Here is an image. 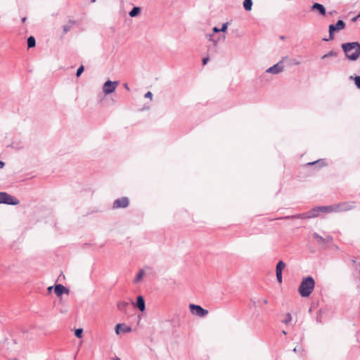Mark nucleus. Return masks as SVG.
I'll use <instances>...</instances> for the list:
<instances>
[{
    "mask_svg": "<svg viewBox=\"0 0 360 360\" xmlns=\"http://www.w3.org/2000/svg\"><path fill=\"white\" fill-rule=\"evenodd\" d=\"M342 50L347 59L355 61L360 56V44L359 42H347L342 44Z\"/></svg>",
    "mask_w": 360,
    "mask_h": 360,
    "instance_id": "f257e3e1",
    "label": "nucleus"
},
{
    "mask_svg": "<svg viewBox=\"0 0 360 360\" xmlns=\"http://www.w3.org/2000/svg\"><path fill=\"white\" fill-rule=\"evenodd\" d=\"M315 286V281L311 276L304 278L299 286L298 292L302 297H309Z\"/></svg>",
    "mask_w": 360,
    "mask_h": 360,
    "instance_id": "f03ea898",
    "label": "nucleus"
},
{
    "mask_svg": "<svg viewBox=\"0 0 360 360\" xmlns=\"http://www.w3.org/2000/svg\"><path fill=\"white\" fill-rule=\"evenodd\" d=\"M6 204L10 205H17L20 201L14 196L5 192H0V204Z\"/></svg>",
    "mask_w": 360,
    "mask_h": 360,
    "instance_id": "7ed1b4c3",
    "label": "nucleus"
},
{
    "mask_svg": "<svg viewBox=\"0 0 360 360\" xmlns=\"http://www.w3.org/2000/svg\"><path fill=\"white\" fill-rule=\"evenodd\" d=\"M345 23L343 20H339L336 24L335 25H329V39H333V34L335 32H338L341 30H343L345 27ZM323 41H328V39H323Z\"/></svg>",
    "mask_w": 360,
    "mask_h": 360,
    "instance_id": "20e7f679",
    "label": "nucleus"
},
{
    "mask_svg": "<svg viewBox=\"0 0 360 360\" xmlns=\"http://www.w3.org/2000/svg\"><path fill=\"white\" fill-rule=\"evenodd\" d=\"M189 309L193 315H195L198 317H205L209 313L207 309H205L200 305L195 304H191L189 305Z\"/></svg>",
    "mask_w": 360,
    "mask_h": 360,
    "instance_id": "39448f33",
    "label": "nucleus"
},
{
    "mask_svg": "<svg viewBox=\"0 0 360 360\" xmlns=\"http://www.w3.org/2000/svg\"><path fill=\"white\" fill-rule=\"evenodd\" d=\"M355 207L354 202H343L335 204V212H347Z\"/></svg>",
    "mask_w": 360,
    "mask_h": 360,
    "instance_id": "423d86ee",
    "label": "nucleus"
},
{
    "mask_svg": "<svg viewBox=\"0 0 360 360\" xmlns=\"http://www.w3.org/2000/svg\"><path fill=\"white\" fill-rule=\"evenodd\" d=\"M119 85L117 81H106L103 86V91L105 95L112 94Z\"/></svg>",
    "mask_w": 360,
    "mask_h": 360,
    "instance_id": "0eeeda50",
    "label": "nucleus"
},
{
    "mask_svg": "<svg viewBox=\"0 0 360 360\" xmlns=\"http://www.w3.org/2000/svg\"><path fill=\"white\" fill-rule=\"evenodd\" d=\"M285 59H287V57H283L281 60H280L278 63H277L274 65L268 68L266 70V72L268 73H271V74H274V75H277V74L282 72L284 70V66H283V63Z\"/></svg>",
    "mask_w": 360,
    "mask_h": 360,
    "instance_id": "6e6552de",
    "label": "nucleus"
},
{
    "mask_svg": "<svg viewBox=\"0 0 360 360\" xmlns=\"http://www.w3.org/2000/svg\"><path fill=\"white\" fill-rule=\"evenodd\" d=\"M129 204V201L128 198L122 197L115 200L113 202V208L119 209V208H126L128 207Z\"/></svg>",
    "mask_w": 360,
    "mask_h": 360,
    "instance_id": "1a4fd4ad",
    "label": "nucleus"
},
{
    "mask_svg": "<svg viewBox=\"0 0 360 360\" xmlns=\"http://www.w3.org/2000/svg\"><path fill=\"white\" fill-rule=\"evenodd\" d=\"M285 262L281 260L279 261L276 264V275L277 281L279 283H282V281H283L282 271H283V269L285 268Z\"/></svg>",
    "mask_w": 360,
    "mask_h": 360,
    "instance_id": "9d476101",
    "label": "nucleus"
},
{
    "mask_svg": "<svg viewBox=\"0 0 360 360\" xmlns=\"http://www.w3.org/2000/svg\"><path fill=\"white\" fill-rule=\"evenodd\" d=\"M316 210V213L318 214L319 212H335V205L328 206H320L314 208Z\"/></svg>",
    "mask_w": 360,
    "mask_h": 360,
    "instance_id": "9b49d317",
    "label": "nucleus"
},
{
    "mask_svg": "<svg viewBox=\"0 0 360 360\" xmlns=\"http://www.w3.org/2000/svg\"><path fill=\"white\" fill-rule=\"evenodd\" d=\"M313 237L316 240V242L319 245H323L326 243L331 242L333 238L330 236H328L327 238H323L317 233H313Z\"/></svg>",
    "mask_w": 360,
    "mask_h": 360,
    "instance_id": "f8f14e48",
    "label": "nucleus"
},
{
    "mask_svg": "<svg viewBox=\"0 0 360 360\" xmlns=\"http://www.w3.org/2000/svg\"><path fill=\"white\" fill-rule=\"evenodd\" d=\"M115 330L117 335H120L121 331L123 333H130L131 331V328L122 323H118L115 326Z\"/></svg>",
    "mask_w": 360,
    "mask_h": 360,
    "instance_id": "ddd939ff",
    "label": "nucleus"
},
{
    "mask_svg": "<svg viewBox=\"0 0 360 360\" xmlns=\"http://www.w3.org/2000/svg\"><path fill=\"white\" fill-rule=\"evenodd\" d=\"M54 292L58 297H60L63 293H68L69 290L61 284H57L54 287Z\"/></svg>",
    "mask_w": 360,
    "mask_h": 360,
    "instance_id": "4468645a",
    "label": "nucleus"
},
{
    "mask_svg": "<svg viewBox=\"0 0 360 360\" xmlns=\"http://www.w3.org/2000/svg\"><path fill=\"white\" fill-rule=\"evenodd\" d=\"M311 11H317L321 15H326V8L325 7L319 3H314L311 8Z\"/></svg>",
    "mask_w": 360,
    "mask_h": 360,
    "instance_id": "2eb2a0df",
    "label": "nucleus"
},
{
    "mask_svg": "<svg viewBox=\"0 0 360 360\" xmlns=\"http://www.w3.org/2000/svg\"><path fill=\"white\" fill-rule=\"evenodd\" d=\"M136 306L141 311H143L145 310V309H146L145 300H144L143 296L139 295L137 297Z\"/></svg>",
    "mask_w": 360,
    "mask_h": 360,
    "instance_id": "dca6fc26",
    "label": "nucleus"
},
{
    "mask_svg": "<svg viewBox=\"0 0 360 360\" xmlns=\"http://www.w3.org/2000/svg\"><path fill=\"white\" fill-rule=\"evenodd\" d=\"M300 219H310L317 217L316 210L314 208L308 212L300 214Z\"/></svg>",
    "mask_w": 360,
    "mask_h": 360,
    "instance_id": "f3484780",
    "label": "nucleus"
},
{
    "mask_svg": "<svg viewBox=\"0 0 360 360\" xmlns=\"http://www.w3.org/2000/svg\"><path fill=\"white\" fill-rule=\"evenodd\" d=\"M75 24V20H69L68 22L66 25H63V34L68 33L73 27Z\"/></svg>",
    "mask_w": 360,
    "mask_h": 360,
    "instance_id": "a211bd4d",
    "label": "nucleus"
},
{
    "mask_svg": "<svg viewBox=\"0 0 360 360\" xmlns=\"http://www.w3.org/2000/svg\"><path fill=\"white\" fill-rule=\"evenodd\" d=\"M307 165H316L320 168L326 165V161L325 159H319L314 162L307 163Z\"/></svg>",
    "mask_w": 360,
    "mask_h": 360,
    "instance_id": "6ab92c4d",
    "label": "nucleus"
},
{
    "mask_svg": "<svg viewBox=\"0 0 360 360\" xmlns=\"http://www.w3.org/2000/svg\"><path fill=\"white\" fill-rule=\"evenodd\" d=\"M144 275H145V271H144V269H140V270L139 271L138 274H136V277H135L134 280V283H139V282L142 280V278H143V276H144Z\"/></svg>",
    "mask_w": 360,
    "mask_h": 360,
    "instance_id": "aec40b11",
    "label": "nucleus"
},
{
    "mask_svg": "<svg viewBox=\"0 0 360 360\" xmlns=\"http://www.w3.org/2000/svg\"><path fill=\"white\" fill-rule=\"evenodd\" d=\"M129 304L127 302L122 301L117 303V309L120 311H125L127 308L129 307Z\"/></svg>",
    "mask_w": 360,
    "mask_h": 360,
    "instance_id": "412c9836",
    "label": "nucleus"
},
{
    "mask_svg": "<svg viewBox=\"0 0 360 360\" xmlns=\"http://www.w3.org/2000/svg\"><path fill=\"white\" fill-rule=\"evenodd\" d=\"M141 13V8L138 6H134L129 13L130 17L134 18L137 16Z\"/></svg>",
    "mask_w": 360,
    "mask_h": 360,
    "instance_id": "4be33fe9",
    "label": "nucleus"
},
{
    "mask_svg": "<svg viewBox=\"0 0 360 360\" xmlns=\"http://www.w3.org/2000/svg\"><path fill=\"white\" fill-rule=\"evenodd\" d=\"M36 45V40L33 36H30L27 38V47L28 49L33 48Z\"/></svg>",
    "mask_w": 360,
    "mask_h": 360,
    "instance_id": "5701e85b",
    "label": "nucleus"
},
{
    "mask_svg": "<svg viewBox=\"0 0 360 360\" xmlns=\"http://www.w3.org/2000/svg\"><path fill=\"white\" fill-rule=\"evenodd\" d=\"M252 0H245L243 1V7L245 11H249L252 9Z\"/></svg>",
    "mask_w": 360,
    "mask_h": 360,
    "instance_id": "b1692460",
    "label": "nucleus"
},
{
    "mask_svg": "<svg viewBox=\"0 0 360 360\" xmlns=\"http://www.w3.org/2000/svg\"><path fill=\"white\" fill-rule=\"evenodd\" d=\"M337 53L334 51H330L329 53L324 54L322 57V60H325L326 58H330V57H336Z\"/></svg>",
    "mask_w": 360,
    "mask_h": 360,
    "instance_id": "393cba45",
    "label": "nucleus"
},
{
    "mask_svg": "<svg viewBox=\"0 0 360 360\" xmlns=\"http://www.w3.org/2000/svg\"><path fill=\"white\" fill-rule=\"evenodd\" d=\"M350 79H353V77L351 76ZM355 85L357 88L360 89V76H356L354 77Z\"/></svg>",
    "mask_w": 360,
    "mask_h": 360,
    "instance_id": "a878e982",
    "label": "nucleus"
},
{
    "mask_svg": "<svg viewBox=\"0 0 360 360\" xmlns=\"http://www.w3.org/2000/svg\"><path fill=\"white\" fill-rule=\"evenodd\" d=\"M292 319L291 315L290 313L286 314L285 319L283 320V323L285 324H288Z\"/></svg>",
    "mask_w": 360,
    "mask_h": 360,
    "instance_id": "bb28decb",
    "label": "nucleus"
},
{
    "mask_svg": "<svg viewBox=\"0 0 360 360\" xmlns=\"http://www.w3.org/2000/svg\"><path fill=\"white\" fill-rule=\"evenodd\" d=\"M83 330L82 328H78L75 330V335L77 338H82Z\"/></svg>",
    "mask_w": 360,
    "mask_h": 360,
    "instance_id": "cd10ccee",
    "label": "nucleus"
},
{
    "mask_svg": "<svg viewBox=\"0 0 360 360\" xmlns=\"http://www.w3.org/2000/svg\"><path fill=\"white\" fill-rule=\"evenodd\" d=\"M84 72V66L81 65L77 70L76 76L79 77L82 73Z\"/></svg>",
    "mask_w": 360,
    "mask_h": 360,
    "instance_id": "c85d7f7f",
    "label": "nucleus"
},
{
    "mask_svg": "<svg viewBox=\"0 0 360 360\" xmlns=\"http://www.w3.org/2000/svg\"><path fill=\"white\" fill-rule=\"evenodd\" d=\"M209 40L212 41L214 45H216L217 44V42L219 41L218 39H217L214 38L213 34L209 35Z\"/></svg>",
    "mask_w": 360,
    "mask_h": 360,
    "instance_id": "c756f323",
    "label": "nucleus"
},
{
    "mask_svg": "<svg viewBox=\"0 0 360 360\" xmlns=\"http://www.w3.org/2000/svg\"><path fill=\"white\" fill-rule=\"evenodd\" d=\"M300 214H297L295 215H291V216H286L284 218L285 219H300Z\"/></svg>",
    "mask_w": 360,
    "mask_h": 360,
    "instance_id": "7c9ffc66",
    "label": "nucleus"
},
{
    "mask_svg": "<svg viewBox=\"0 0 360 360\" xmlns=\"http://www.w3.org/2000/svg\"><path fill=\"white\" fill-rule=\"evenodd\" d=\"M228 22H225L222 25L221 27L220 28V32H224L227 30L228 27Z\"/></svg>",
    "mask_w": 360,
    "mask_h": 360,
    "instance_id": "2f4dec72",
    "label": "nucleus"
},
{
    "mask_svg": "<svg viewBox=\"0 0 360 360\" xmlns=\"http://www.w3.org/2000/svg\"><path fill=\"white\" fill-rule=\"evenodd\" d=\"M145 98H150V100L152 99L153 98V94L150 92V91H148L146 94H145Z\"/></svg>",
    "mask_w": 360,
    "mask_h": 360,
    "instance_id": "473e14b6",
    "label": "nucleus"
},
{
    "mask_svg": "<svg viewBox=\"0 0 360 360\" xmlns=\"http://www.w3.org/2000/svg\"><path fill=\"white\" fill-rule=\"evenodd\" d=\"M209 60H210L209 57L203 58L202 60V65H205L208 63Z\"/></svg>",
    "mask_w": 360,
    "mask_h": 360,
    "instance_id": "72a5a7b5",
    "label": "nucleus"
},
{
    "mask_svg": "<svg viewBox=\"0 0 360 360\" xmlns=\"http://www.w3.org/2000/svg\"><path fill=\"white\" fill-rule=\"evenodd\" d=\"M300 63V61H298L296 59H292L291 62H290L291 65H299Z\"/></svg>",
    "mask_w": 360,
    "mask_h": 360,
    "instance_id": "f704fd0d",
    "label": "nucleus"
},
{
    "mask_svg": "<svg viewBox=\"0 0 360 360\" xmlns=\"http://www.w3.org/2000/svg\"><path fill=\"white\" fill-rule=\"evenodd\" d=\"M212 31H213L214 33L219 32H220V29L217 28V27H214L212 29Z\"/></svg>",
    "mask_w": 360,
    "mask_h": 360,
    "instance_id": "c9c22d12",
    "label": "nucleus"
},
{
    "mask_svg": "<svg viewBox=\"0 0 360 360\" xmlns=\"http://www.w3.org/2000/svg\"><path fill=\"white\" fill-rule=\"evenodd\" d=\"M4 165H5L4 162L1 160L0 161V168L2 169L4 167Z\"/></svg>",
    "mask_w": 360,
    "mask_h": 360,
    "instance_id": "e433bc0d",
    "label": "nucleus"
},
{
    "mask_svg": "<svg viewBox=\"0 0 360 360\" xmlns=\"http://www.w3.org/2000/svg\"><path fill=\"white\" fill-rule=\"evenodd\" d=\"M124 88H125L127 90H129V86H128L127 84H126V83H125V84H124Z\"/></svg>",
    "mask_w": 360,
    "mask_h": 360,
    "instance_id": "4c0bfd02",
    "label": "nucleus"
},
{
    "mask_svg": "<svg viewBox=\"0 0 360 360\" xmlns=\"http://www.w3.org/2000/svg\"><path fill=\"white\" fill-rule=\"evenodd\" d=\"M262 302H263L264 304H266L268 303V301H267V300H266V299H264V300H262Z\"/></svg>",
    "mask_w": 360,
    "mask_h": 360,
    "instance_id": "58836bf2",
    "label": "nucleus"
},
{
    "mask_svg": "<svg viewBox=\"0 0 360 360\" xmlns=\"http://www.w3.org/2000/svg\"><path fill=\"white\" fill-rule=\"evenodd\" d=\"M53 288V286H50V287H49V288H48V290H49V292H51V291L52 290Z\"/></svg>",
    "mask_w": 360,
    "mask_h": 360,
    "instance_id": "ea45409f",
    "label": "nucleus"
},
{
    "mask_svg": "<svg viewBox=\"0 0 360 360\" xmlns=\"http://www.w3.org/2000/svg\"><path fill=\"white\" fill-rule=\"evenodd\" d=\"M25 20H26V18H25V17H24V18H22V22H25Z\"/></svg>",
    "mask_w": 360,
    "mask_h": 360,
    "instance_id": "a19ab883",
    "label": "nucleus"
},
{
    "mask_svg": "<svg viewBox=\"0 0 360 360\" xmlns=\"http://www.w3.org/2000/svg\"><path fill=\"white\" fill-rule=\"evenodd\" d=\"M114 360H120V358H119V357H117V356H115V357L114 358Z\"/></svg>",
    "mask_w": 360,
    "mask_h": 360,
    "instance_id": "79ce46f5",
    "label": "nucleus"
},
{
    "mask_svg": "<svg viewBox=\"0 0 360 360\" xmlns=\"http://www.w3.org/2000/svg\"><path fill=\"white\" fill-rule=\"evenodd\" d=\"M357 18H356V16L355 18H352V21H355V20H357Z\"/></svg>",
    "mask_w": 360,
    "mask_h": 360,
    "instance_id": "37998d69",
    "label": "nucleus"
},
{
    "mask_svg": "<svg viewBox=\"0 0 360 360\" xmlns=\"http://www.w3.org/2000/svg\"><path fill=\"white\" fill-rule=\"evenodd\" d=\"M90 1H91V3H94V2L96 1V0H90Z\"/></svg>",
    "mask_w": 360,
    "mask_h": 360,
    "instance_id": "c03bdc74",
    "label": "nucleus"
},
{
    "mask_svg": "<svg viewBox=\"0 0 360 360\" xmlns=\"http://www.w3.org/2000/svg\"><path fill=\"white\" fill-rule=\"evenodd\" d=\"M283 333L284 335H286V332H285V330H283Z\"/></svg>",
    "mask_w": 360,
    "mask_h": 360,
    "instance_id": "a18cd8bd",
    "label": "nucleus"
},
{
    "mask_svg": "<svg viewBox=\"0 0 360 360\" xmlns=\"http://www.w3.org/2000/svg\"><path fill=\"white\" fill-rule=\"evenodd\" d=\"M293 351H294L295 352H297V349H296V347H295V348H294Z\"/></svg>",
    "mask_w": 360,
    "mask_h": 360,
    "instance_id": "49530a36",
    "label": "nucleus"
},
{
    "mask_svg": "<svg viewBox=\"0 0 360 360\" xmlns=\"http://www.w3.org/2000/svg\"><path fill=\"white\" fill-rule=\"evenodd\" d=\"M352 263H354V264L356 262V261H355L354 259H352Z\"/></svg>",
    "mask_w": 360,
    "mask_h": 360,
    "instance_id": "de8ad7c7",
    "label": "nucleus"
},
{
    "mask_svg": "<svg viewBox=\"0 0 360 360\" xmlns=\"http://www.w3.org/2000/svg\"><path fill=\"white\" fill-rule=\"evenodd\" d=\"M360 17V12L359 13V15L356 16V18H359Z\"/></svg>",
    "mask_w": 360,
    "mask_h": 360,
    "instance_id": "09e8293b",
    "label": "nucleus"
}]
</instances>
